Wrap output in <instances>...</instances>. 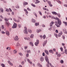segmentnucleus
I'll return each mask as SVG.
<instances>
[{"label":"nucleus","instance_id":"nucleus-42","mask_svg":"<svg viewBox=\"0 0 67 67\" xmlns=\"http://www.w3.org/2000/svg\"><path fill=\"white\" fill-rule=\"evenodd\" d=\"M1 66L3 67H4V66H5L3 64H1Z\"/></svg>","mask_w":67,"mask_h":67},{"label":"nucleus","instance_id":"nucleus-62","mask_svg":"<svg viewBox=\"0 0 67 67\" xmlns=\"http://www.w3.org/2000/svg\"><path fill=\"white\" fill-rule=\"evenodd\" d=\"M21 64L22 65H24V62H21Z\"/></svg>","mask_w":67,"mask_h":67},{"label":"nucleus","instance_id":"nucleus-16","mask_svg":"<svg viewBox=\"0 0 67 67\" xmlns=\"http://www.w3.org/2000/svg\"><path fill=\"white\" fill-rule=\"evenodd\" d=\"M37 66H39L40 67H42V65L40 64V63H38L37 64Z\"/></svg>","mask_w":67,"mask_h":67},{"label":"nucleus","instance_id":"nucleus-57","mask_svg":"<svg viewBox=\"0 0 67 67\" xmlns=\"http://www.w3.org/2000/svg\"><path fill=\"white\" fill-rule=\"evenodd\" d=\"M43 10H46V8L44 7L43 8Z\"/></svg>","mask_w":67,"mask_h":67},{"label":"nucleus","instance_id":"nucleus-7","mask_svg":"<svg viewBox=\"0 0 67 67\" xmlns=\"http://www.w3.org/2000/svg\"><path fill=\"white\" fill-rule=\"evenodd\" d=\"M52 13L53 14H55V15H57L58 14H57L56 12H52Z\"/></svg>","mask_w":67,"mask_h":67},{"label":"nucleus","instance_id":"nucleus-18","mask_svg":"<svg viewBox=\"0 0 67 67\" xmlns=\"http://www.w3.org/2000/svg\"><path fill=\"white\" fill-rule=\"evenodd\" d=\"M24 38V39H25V40H29V39H30V38L29 37L27 38V37H25Z\"/></svg>","mask_w":67,"mask_h":67},{"label":"nucleus","instance_id":"nucleus-32","mask_svg":"<svg viewBox=\"0 0 67 67\" xmlns=\"http://www.w3.org/2000/svg\"><path fill=\"white\" fill-rule=\"evenodd\" d=\"M12 28H16V25H13L12 27Z\"/></svg>","mask_w":67,"mask_h":67},{"label":"nucleus","instance_id":"nucleus-15","mask_svg":"<svg viewBox=\"0 0 67 67\" xmlns=\"http://www.w3.org/2000/svg\"><path fill=\"white\" fill-rule=\"evenodd\" d=\"M47 43V41H45L44 42V43H43V46H44L45 45V44H46Z\"/></svg>","mask_w":67,"mask_h":67},{"label":"nucleus","instance_id":"nucleus-25","mask_svg":"<svg viewBox=\"0 0 67 67\" xmlns=\"http://www.w3.org/2000/svg\"><path fill=\"white\" fill-rule=\"evenodd\" d=\"M0 10L1 12H3V9L2 8H0Z\"/></svg>","mask_w":67,"mask_h":67},{"label":"nucleus","instance_id":"nucleus-54","mask_svg":"<svg viewBox=\"0 0 67 67\" xmlns=\"http://www.w3.org/2000/svg\"><path fill=\"white\" fill-rule=\"evenodd\" d=\"M27 10H29V11H31V9H30V8H27Z\"/></svg>","mask_w":67,"mask_h":67},{"label":"nucleus","instance_id":"nucleus-29","mask_svg":"<svg viewBox=\"0 0 67 67\" xmlns=\"http://www.w3.org/2000/svg\"><path fill=\"white\" fill-rule=\"evenodd\" d=\"M63 23H64L65 24V25H67V23L66 22H65V21H63Z\"/></svg>","mask_w":67,"mask_h":67},{"label":"nucleus","instance_id":"nucleus-39","mask_svg":"<svg viewBox=\"0 0 67 67\" xmlns=\"http://www.w3.org/2000/svg\"><path fill=\"white\" fill-rule=\"evenodd\" d=\"M39 13L40 15H42V13H41V12L39 11Z\"/></svg>","mask_w":67,"mask_h":67},{"label":"nucleus","instance_id":"nucleus-35","mask_svg":"<svg viewBox=\"0 0 67 67\" xmlns=\"http://www.w3.org/2000/svg\"><path fill=\"white\" fill-rule=\"evenodd\" d=\"M60 63H61V64H63L64 63V61L63 60H61L60 61Z\"/></svg>","mask_w":67,"mask_h":67},{"label":"nucleus","instance_id":"nucleus-19","mask_svg":"<svg viewBox=\"0 0 67 67\" xmlns=\"http://www.w3.org/2000/svg\"><path fill=\"white\" fill-rule=\"evenodd\" d=\"M29 44H30V45L32 46H34V45H33V43L32 42H29Z\"/></svg>","mask_w":67,"mask_h":67},{"label":"nucleus","instance_id":"nucleus-49","mask_svg":"<svg viewBox=\"0 0 67 67\" xmlns=\"http://www.w3.org/2000/svg\"><path fill=\"white\" fill-rule=\"evenodd\" d=\"M13 25H17V24H16L15 23H14Z\"/></svg>","mask_w":67,"mask_h":67},{"label":"nucleus","instance_id":"nucleus-28","mask_svg":"<svg viewBox=\"0 0 67 67\" xmlns=\"http://www.w3.org/2000/svg\"><path fill=\"white\" fill-rule=\"evenodd\" d=\"M13 52L14 53H17V51H16V50H15Z\"/></svg>","mask_w":67,"mask_h":67},{"label":"nucleus","instance_id":"nucleus-22","mask_svg":"<svg viewBox=\"0 0 67 67\" xmlns=\"http://www.w3.org/2000/svg\"><path fill=\"white\" fill-rule=\"evenodd\" d=\"M41 30L40 29H39V30H36V31L37 32V33H39L40 32H41Z\"/></svg>","mask_w":67,"mask_h":67},{"label":"nucleus","instance_id":"nucleus-1","mask_svg":"<svg viewBox=\"0 0 67 67\" xmlns=\"http://www.w3.org/2000/svg\"><path fill=\"white\" fill-rule=\"evenodd\" d=\"M25 30L24 31V32L25 34H28V32L27 30V27H24Z\"/></svg>","mask_w":67,"mask_h":67},{"label":"nucleus","instance_id":"nucleus-23","mask_svg":"<svg viewBox=\"0 0 67 67\" xmlns=\"http://www.w3.org/2000/svg\"><path fill=\"white\" fill-rule=\"evenodd\" d=\"M30 37L31 38H33V37H34V35L33 34H31L30 36Z\"/></svg>","mask_w":67,"mask_h":67},{"label":"nucleus","instance_id":"nucleus-63","mask_svg":"<svg viewBox=\"0 0 67 67\" xmlns=\"http://www.w3.org/2000/svg\"><path fill=\"white\" fill-rule=\"evenodd\" d=\"M62 37H63V38L64 39L65 36H64L62 35Z\"/></svg>","mask_w":67,"mask_h":67},{"label":"nucleus","instance_id":"nucleus-2","mask_svg":"<svg viewBox=\"0 0 67 67\" xmlns=\"http://www.w3.org/2000/svg\"><path fill=\"white\" fill-rule=\"evenodd\" d=\"M56 20H58V23L59 24V25H60L62 24V22H61V21L59 19L57 18H56Z\"/></svg>","mask_w":67,"mask_h":67},{"label":"nucleus","instance_id":"nucleus-17","mask_svg":"<svg viewBox=\"0 0 67 67\" xmlns=\"http://www.w3.org/2000/svg\"><path fill=\"white\" fill-rule=\"evenodd\" d=\"M24 10L26 12V14H28V11H27V9H24Z\"/></svg>","mask_w":67,"mask_h":67},{"label":"nucleus","instance_id":"nucleus-60","mask_svg":"<svg viewBox=\"0 0 67 67\" xmlns=\"http://www.w3.org/2000/svg\"><path fill=\"white\" fill-rule=\"evenodd\" d=\"M29 54H26V57H29Z\"/></svg>","mask_w":67,"mask_h":67},{"label":"nucleus","instance_id":"nucleus-50","mask_svg":"<svg viewBox=\"0 0 67 67\" xmlns=\"http://www.w3.org/2000/svg\"><path fill=\"white\" fill-rule=\"evenodd\" d=\"M48 4H51V2L50 1H48Z\"/></svg>","mask_w":67,"mask_h":67},{"label":"nucleus","instance_id":"nucleus-45","mask_svg":"<svg viewBox=\"0 0 67 67\" xmlns=\"http://www.w3.org/2000/svg\"><path fill=\"white\" fill-rule=\"evenodd\" d=\"M51 18L52 19H56V18H55L53 16H52L51 17Z\"/></svg>","mask_w":67,"mask_h":67},{"label":"nucleus","instance_id":"nucleus-37","mask_svg":"<svg viewBox=\"0 0 67 67\" xmlns=\"http://www.w3.org/2000/svg\"><path fill=\"white\" fill-rule=\"evenodd\" d=\"M31 5L32 6H33L34 7H35L36 6L35 5L33 4H31Z\"/></svg>","mask_w":67,"mask_h":67},{"label":"nucleus","instance_id":"nucleus-21","mask_svg":"<svg viewBox=\"0 0 67 67\" xmlns=\"http://www.w3.org/2000/svg\"><path fill=\"white\" fill-rule=\"evenodd\" d=\"M37 2H35V4H37V3H40V1H38V0H36Z\"/></svg>","mask_w":67,"mask_h":67},{"label":"nucleus","instance_id":"nucleus-47","mask_svg":"<svg viewBox=\"0 0 67 67\" xmlns=\"http://www.w3.org/2000/svg\"><path fill=\"white\" fill-rule=\"evenodd\" d=\"M49 5L50 7H52L53 6V5H52V4H49Z\"/></svg>","mask_w":67,"mask_h":67},{"label":"nucleus","instance_id":"nucleus-55","mask_svg":"<svg viewBox=\"0 0 67 67\" xmlns=\"http://www.w3.org/2000/svg\"><path fill=\"white\" fill-rule=\"evenodd\" d=\"M50 65L51 67H53V65L51 64V63L50 64Z\"/></svg>","mask_w":67,"mask_h":67},{"label":"nucleus","instance_id":"nucleus-51","mask_svg":"<svg viewBox=\"0 0 67 67\" xmlns=\"http://www.w3.org/2000/svg\"><path fill=\"white\" fill-rule=\"evenodd\" d=\"M60 54H59L58 55V57H60Z\"/></svg>","mask_w":67,"mask_h":67},{"label":"nucleus","instance_id":"nucleus-33","mask_svg":"<svg viewBox=\"0 0 67 67\" xmlns=\"http://www.w3.org/2000/svg\"><path fill=\"white\" fill-rule=\"evenodd\" d=\"M35 25H39V23L38 22V23H35Z\"/></svg>","mask_w":67,"mask_h":67},{"label":"nucleus","instance_id":"nucleus-36","mask_svg":"<svg viewBox=\"0 0 67 67\" xmlns=\"http://www.w3.org/2000/svg\"><path fill=\"white\" fill-rule=\"evenodd\" d=\"M61 52H63V49L62 48H60Z\"/></svg>","mask_w":67,"mask_h":67},{"label":"nucleus","instance_id":"nucleus-61","mask_svg":"<svg viewBox=\"0 0 67 67\" xmlns=\"http://www.w3.org/2000/svg\"><path fill=\"white\" fill-rule=\"evenodd\" d=\"M43 18L44 19H46V16H43Z\"/></svg>","mask_w":67,"mask_h":67},{"label":"nucleus","instance_id":"nucleus-43","mask_svg":"<svg viewBox=\"0 0 67 67\" xmlns=\"http://www.w3.org/2000/svg\"><path fill=\"white\" fill-rule=\"evenodd\" d=\"M19 55H20V56H23V54L21 53H19Z\"/></svg>","mask_w":67,"mask_h":67},{"label":"nucleus","instance_id":"nucleus-5","mask_svg":"<svg viewBox=\"0 0 67 67\" xmlns=\"http://www.w3.org/2000/svg\"><path fill=\"white\" fill-rule=\"evenodd\" d=\"M62 34H63V32H60L58 34V37H60V36H61V35H62Z\"/></svg>","mask_w":67,"mask_h":67},{"label":"nucleus","instance_id":"nucleus-9","mask_svg":"<svg viewBox=\"0 0 67 67\" xmlns=\"http://www.w3.org/2000/svg\"><path fill=\"white\" fill-rule=\"evenodd\" d=\"M31 22L33 23H35L36 21L35 19H32Z\"/></svg>","mask_w":67,"mask_h":67},{"label":"nucleus","instance_id":"nucleus-58","mask_svg":"<svg viewBox=\"0 0 67 67\" xmlns=\"http://www.w3.org/2000/svg\"><path fill=\"white\" fill-rule=\"evenodd\" d=\"M55 32H56V33H58V30H56Z\"/></svg>","mask_w":67,"mask_h":67},{"label":"nucleus","instance_id":"nucleus-24","mask_svg":"<svg viewBox=\"0 0 67 67\" xmlns=\"http://www.w3.org/2000/svg\"><path fill=\"white\" fill-rule=\"evenodd\" d=\"M23 4L25 5H27V4H28V3H27V2H24Z\"/></svg>","mask_w":67,"mask_h":67},{"label":"nucleus","instance_id":"nucleus-44","mask_svg":"<svg viewBox=\"0 0 67 67\" xmlns=\"http://www.w3.org/2000/svg\"><path fill=\"white\" fill-rule=\"evenodd\" d=\"M34 14L36 17H37V15L36 14V13H34Z\"/></svg>","mask_w":67,"mask_h":67},{"label":"nucleus","instance_id":"nucleus-64","mask_svg":"<svg viewBox=\"0 0 67 67\" xmlns=\"http://www.w3.org/2000/svg\"><path fill=\"white\" fill-rule=\"evenodd\" d=\"M64 5L65 7H67V4H64Z\"/></svg>","mask_w":67,"mask_h":67},{"label":"nucleus","instance_id":"nucleus-4","mask_svg":"<svg viewBox=\"0 0 67 67\" xmlns=\"http://www.w3.org/2000/svg\"><path fill=\"white\" fill-rule=\"evenodd\" d=\"M39 44V41L38 40H37L36 42L35 43V45L36 46H37L38 44Z\"/></svg>","mask_w":67,"mask_h":67},{"label":"nucleus","instance_id":"nucleus-38","mask_svg":"<svg viewBox=\"0 0 67 67\" xmlns=\"http://www.w3.org/2000/svg\"><path fill=\"white\" fill-rule=\"evenodd\" d=\"M46 38V36L45 35H44L43 37V39H44V38Z\"/></svg>","mask_w":67,"mask_h":67},{"label":"nucleus","instance_id":"nucleus-34","mask_svg":"<svg viewBox=\"0 0 67 67\" xmlns=\"http://www.w3.org/2000/svg\"><path fill=\"white\" fill-rule=\"evenodd\" d=\"M54 35H55V36L57 38L58 37V36L57 35V34H54Z\"/></svg>","mask_w":67,"mask_h":67},{"label":"nucleus","instance_id":"nucleus-30","mask_svg":"<svg viewBox=\"0 0 67 67\" xmlns=\"http://www.w3.org/2000/svg\"><path fill=\"white\" fill-rule=\"evenodd\" d=\"M27 53H31V51H30V50H27Z\"/></svg>","mask_w":67,"mask_h":67},{"label":"nucleus","instance_id":"nucleus-52","mask_svg":"<svg viewBox=\"0 0 67 67\" xmlns=\"http://www.w3.org/2000/svg\"><path fill=\"white\" fill-rule=\"evenodd\" d=\"M4 20L5 21H8V19L6 18H4Z\"/></svg>","mask_w":67,"mask_h":67},{"label":"nucleus","instance_id":"nucleus-20","mask_svg":"<svg viewBox=\"0 0 67 67\" xmlns=\"http://www.w3.org/2000/svg\"><path fill=\"white\" fill-rule=\"evenodd\" d=\"M45 52L47 54V55H48V51L45 50Z\"/></svg>","mask_w":67,"mask_h":67},{"label":"nucleus","instance_id":"nucleus-59","mask_svg":"<svg viewBox=\"0 0 67 67\" xmlns=\"http://www.w3.org/2000/svg\"><path fill=\"white\" fill-rule=\"evenodd\" d=\"M16 22H20V20H16Z\"/></svg>","mask_w":67,"mask_h":67},{"label":"nucleus","instance_id":"nucleus-46","mask_svg":"<svg viewBox=\"0 0 67 67\" xmlns=\"http://www.w3.org/2000/svg\"><path fill=\"white\" fill-rule=\"evenodd\" d=\"M57 15H58L59 16V18L60 17V15L59 14H57Z\"/></svg>","mask_w":67,"mask_h":67},{"label":"nucleus","instance_id":"nucleus-41","mask_svg":"<svg viewBox=\"0 0 67 67\" xmlns=\"http://www.w3.org/2000/svg\"><path fill=\"white\" fill-rule=\"evenodd\" d=\"M6 25H10V24H9V23L7 22H6Z\"/></svg>","mask_w":67,"mask_h":67},{"label":"nucleus","instance_id":"nucleus-11","mask_svg":"<svg viewBox=\"0 0 67 67\" xmlns=\"http://www.w3.org/2000/svg\"><path fill=\"white\" fill-rule=\"evenodd\" d=\"M6 34L8 36L10 35V34L9 33V32L8 31H6Z\"/></svg>","mask_w":67,"mask_h":67},{"label":"nucleus","instance_id":"nucleus-27","mask_svg":"<svg viewBox=\"0 0 67 67\" xmlns=\"http://www.w3.org/2000/svg\"><path fill=\"white\" fill-rule=\"evenodd\" d=\"M56 1L59 3V4H61V2L60 1H59L58 0H56Z\"/></svg>","mask_w":67,"mask_h":67},{"label":"nucleus","instance_id":"nucleus-14","mask_svg":"<svg viewBox=\"0 0 67 67\" xmlns=\"http://www.w3.org/2000/svg\"><path fill=\"white\" fill-rule=\"evenodd\" d=\"M8 63L10 64L11 66H13V64L10 62V61H8Z\"/></svg>","mask_w":67,"mask_h":67},{"label":"nucleus","instance_id":"nucleus-10","mask_svg":"<svg viewBox=\"0 0 67 67\" xmlns=\"http://www.w3.org/2000/svg\"><path fill=\"white\" fill-rule=\"evenodd\" d=\"M27 61H28V62L29 63H30V64H32V62H30V60L29 59H27Z\"/></svg>","mask_w":67,"mask_h":67},{"label":"nucleus","instance_id":"nucleus-53","mask_svg":"<svg viewBox=\"0 0 67 67\" xmlns=\"http://www.w3.org/2000/svg\"><path fill=\"white\" fill-rule=\"evenodd\" d=\"M2 34H5V32H4L3 31H2Z\"/></svg>","mask_w":67,"mask_h":67},{"label":"nucleus","instance_id":"nucleus-3","mask_svg":"<svg viewBox=\"0 0 67 67\" xmlns=\"http://www.w3.org/2000/svg\"><path fill=\"white\" fill-rule=\"evenodd\" d=\"M45 60H46V62L48 63V64H49V62L48 61V59L47 58V57L46 56L45 58Z\"/></svg>","mask_w":67,"mask_h":67},{"label":"nucleus","instance_id":"nucleus-8","mask_svg":"<svg viewBox=\"0 0 67 67\" xmlns=\"http://www.w3.org/2000/svg\"><path fill=\"white\" fill-rule=\"evenodd\" d=\"M44 58H43L42 57H41L40 58V60L41 62H43L44 61Z\"/></svg>","mask_w":67,"mask_h":67},{"label":"nucleus","instance_id":"nucleus-12","mask_svg":"<svg viewBox=\"0 0 67 67\" xmlns=\"http://www.w3.org/2000/svg\"><path fill=\"white\" fill-rule=\"evenodd\" d=\"M49 53H51L52 54H53L54 53V51H53V50H49Z\"/></svg>","mask_w":67,"mask_h":67},{"label":"nucleus","instance_id":"nucleus-6","mask_svg":"<svg viewBox=\"0 0 67 67\" xmlns=\"http://www.w3.org/2000/svg\"><path fill=\"white\" fill-rule=\"evenodd\" d=\"M15 41H18V36H16L14 38Z\"/></svg>","mask_w":67,"mask_h":67},{"label":"nucleus","instance_id":"nucleus-56","mask_svg":"<svg viewBox=\"0 0 67 67\" xmlns=\"http://www.w3.org/2000/svg\"><path fill=\"white\" fill-rule=\"evenodd\" d=\"M0 17H1V18H2V19H4V18H3V16H2V15H1Z\"/></svg>","mask_w":67,"mask_h":67},{"label":"nucleus","instance_id":"nucleus-40","mask_svg":"<svg viewBox=\"0 0 67 67\" xmlns=\"http://www.w3.org/2000/svg\"><path fill=\"white\" fill-rule=\"evenodd\" d=\"M20 44H19V43H17V46H20Z\"/></svg>","mask_w":67,"mask_h":67},{"label":"nucleus","instance_id":"nucleus-26","mask_svg":"<svg viewBox=\"0 0 67 67\" xmlns=\"http://www.w3.org/2000/svg\"><path fill=\"white\" fill-rule=\"evenodd\" d=\"M54 23L53 21H52L51 23L50 24V25H52L53 24H54Z\"/></svg>","mask_w":67,"mask_h":67},{"label":"nucleus","instance_id":"nucleus-48","mask_svg":"<svg viewBox=\"0 0 67 67\" xmlns=\"http://www.w3.org/2000/svg\"><path fill=\"white\" fill-rule=\"evenodd\" d=\"M2 29H4V26H2Z\"/></svg>","mask_w":67,"mask_h":67},{"label":"nucleus","instance_id":"nucleus-13","mask_svg":"<svg viewBox=\"0 0 67 67\" xmlns=\"http://www.w3.org/2000/svg\"><path fill=\"white\" fill-rule=\"evenodd\" d=\"M28 32H29V33H32V30H31L30 29H28Z\"/></svg>","mask_w":67,"mask_h":67},{"label":"nucleus","instance_id":"nucleus-31","mask_svg":"<svg viewBox=\"0 0 67 67\" xmlns=\"http://www.w3.org/2000/svg\"><path fill=\"white\" fill-rule=\"evenodd\" d=\"M65 53L66 54H67V50L66 49H65Z\"/></svg>","mask_w":67,"mask_h":67}]
</instances>
